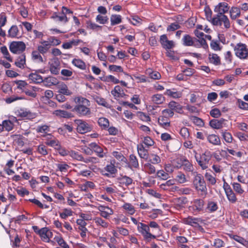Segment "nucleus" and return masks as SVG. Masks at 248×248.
<instances>
[{
    "instance_id": "obj_51",
    "label": "nucleus",
    "mask_w": 248,
    "mask_h": 248,
    "mask_svg": "<svg viewBox=\"0 0 248 248\" xmlns=\"http://www.w3.org/2000/svg\"><path fill=\"white\" fill-rule=\"evenodd\" d=\"M148 226L149 228H154L155 229V232L157 233L156 237L160 236L162 235V232L161 231L160 227L159 225L155 221H150Z\"/></svg>"
},
{
    "instance_id": "obj_46",
    "label": "nucleus",
    "mask_w": 248,
    "mask_h": 248,
    "mask_svg": "<svg viewBox=\"0 0 248 248\" xmlns=\"http://www.w3.org/2000/svg\"><path fill=\"white\" fill-rule=\"evenodd\" d=\"M80 217L81 218H79L77 220V223L79 226L78 229L79 230H84L87 229L86 227L87 225V223L85 220V214H82L80 215Z\"/></svg>"
},
{
    "instance_id": "obj_49",
    "label": "nucleus",
    "mask_w": 248,
    "mask_h": 248,
    "mask_svg": "<svg viewBox=\"0 0 248 248\" xmlns=\"http://www.w3.org/2000/svg\"><path fill=\"white\" fill-rule=\"evenodd\" d=\"M122 208L130 215H133L135 213V209L134 206L130 203H124L122 206Z\"/></svg>"
},
{
    "instance_id": "obj_41",
    "label": "nucleus",
    "mask_w": 248,
    "mask_h": 248,
    "mask_svg": "<svg viewBox=\"0 0 248 248\" xmlns=\"http://www.w3.org/2000/svg\"><path fill=\"white\" fill-rule=\"evenodd\" d=\"M97 123L102 130H107L109 126L108 120L105 117L99 118Z\"/></svg>"
},
{
    "instance_id": "obj_13",
    "label": "nucleus",
    "mask_w": 248,
    "mask_h": 248,
    "mask_svg": "<svg viewBox=\"0 0 248 248\" xmlns=\"http://www.w3.org/2000/svg\"><path fill=\"white\" fill-rule=\"evenodd\" d=\"M89 146L93 149V152H94L98 157L103 158L106 156L107 152L96 142H91Z\"/></svg>"
},
{
    "instance_id": "obj_19",
    "label": "nucleus",
    "mask_w": 248,
    "mask_h": 248,
    "mask_svg": "<svg viewBox=\"0 0 248 248\" xmlns=\"http://www.w3.org/2000/svg\"><path fill=\"white\" fill-rule=\"evenodd\" d=\"M50 72L54 75H58L60 69V62L57 59L54 60L51 63L49 62Z\"/></svg>"
},
{
    "instance_id": "obj_52",
    "label": "nucleus",
    "mask_w": 248,
    "mask_h": 248,
    "mask_svg": "<svg viewBox=\"0 0 248 248\" xmlns=\"http://www.w3.org/2000/svg\"><path fill=\"white\" fill-rule=\"evenodd\" d=\"M150 162L145 163L144 165V168L145 171L149 174H155V168Z\"/></svg>"
},
{
    "instance_id": "obj_29",
    "label": "nucleus",
    "mask_w": 248,
    "mask_h": 248,
    "mask_svg": "<svg viewBox=\"0 0 248 248\" xmlns=\"http://www.w3.org/2000/svg\"><path fill=\"white\" fill-rule=\"evenodd\" d=\"M194 38L189 34H185L182 39L183 45L186 46H191L194 45Z\"/></svg>"
},
{
    "instance_id": "obj_1",
    "label": "nucleus",
    "mask_w": 248,
    "mask_h": 248,
    "mask_svg": "<svg viewBox=\"0 0 248 248\" xmlns=\"http://www.w3.org/2000/svg\"><path fill=\"white\" fill-rule=\"evenodd\" d=\"M77 105L75 106L73 111L77 113L79 117L85 116L91 114L90 101L82 96L77 97L75 99Z\"/></svg>"
},
{
    "instance_id": "obj_3",
    "label": "nucleus",
    "mask_w": 248,
    "mask_h": 248,
    "mask_svg": "<svg viewBox=\"0 0 248 248\" xmlns=\"http://www.w3.org/2000/svg\"><path fill=\"white\" fill-rule=\"evenodd\" d=\"M193 183L197 191L200 192L201 196L206 195L207 194L206 185L202 174L196 173L194 176Z\"/></svg>"
},
{
    "instance_id": "obj_36",
    "label": "nucleus",
    "mask_w": 248,
    "mask_h": 248,
    "mask_svg": "<svg viewBox=\"0 0 248 248\" xmlns=\"http://www.w3.org/2000/svg\"><path fill=\"white\" fill-rule=\"evenodd\" d=\"M230 17L232 19L235 20L241 15L240 9L237 7H232L229 10Z\"/></svg>"
},
{
    "instance_id": "obj_27",
    "label": "nucleus",
    "mask_w": 248,
    "mask_h": 248,
    "mask_svg": "<svg viewBox=\"0 0 248 248\" xmlns=\"http://www.w3.org/2000/svg\"><path fill=\"white\" fill-rule=\"evenodd\" d=\"M128 167L131 169H138L139 163L136 156L133 154L129 155Z\"/></svg>"
},
{
    "instance_id": "obj_9",
    "label": "nucleus",
    "mask_w": 248,
    "mask_h": 248,
    "mask_svg": "<svg viewBox=\"0 0 248 248\" xmlns=\"http://www.w3.org/2000/svg\"><path fill=\"white\" fill-rule=\"evenodd\" d=\"M223 187L228 201L232 203H235L237 199L230 186L227 182L224 181Z\"/></svg>"
},
{
    "instance_id": "obj_7",
    "label": "nucleus",
    "mask_w": 248,
    "mask_h": 248,
    "mask_svg": "<svg viewBox=\"0 0 248 248\" xmlns=\"http://www.w3.org/2000/svg\"><path fill=\"white\" fill-rule=\"evenodd\" d=\"M26 47L25 44L22 41H13L9 45L10 51L14 54L22 53Z\"/></svg>"
},
{
    "instance_id": "obj_30",
    "label": "nucleus",
    "mask_w": 248,
    "mask_h": 248,
    "mask_svg": "<svg viewBox=\"0 0 248 248\" xmlns=\"http://www.w3.org/2000/svg\"><path fill=\"white\" fill-rule=\"evenodd\" d=\"M137 150L139 156L143 159H147L148 156V150L145 148L142 143L137 145Z\"/></svg>"
},
{
    "instance_id": "obj_28",
    "label": "nucleus",
    "mask_w": 248,
    "mask_h": 248,
    "mask_svg": "<svg viewBox=\"0 0 248 248\" xmlns=\"http://www.w3.org/2000/svg\"><path fill=\"white\" fill-rule=\"evenodd\" d=\"M168 107L172 109L173 111L174 110L179 113H182L183 112V106L181 105L179 103L176 102L174 101H171L168 104Z\"/></svg>"
},
{
    "instance_id": "obj_20",
    "label": "nucleus",
    "mask_w": 248,
    "mask_h": 248,
    "mask_svg": "<svg viewBox=\"0 0 248 248\" xmlns=\"http://www.w3.org/2000/svg\"><path fill=\"white\" fill-rule=\"evenodd\" d=\"M26 55L25 54H22L17 57L15 64L20 69H24L26 65Z\"/></svg>"
},
{
    "instance_id": "obj_10",
    "label": "nucleus",
    "mask_w": 248,
    "mask_h": 248,
    "mask_svg": "<svg viewBox=\"0 0 248 248\" xmlns=\"http://www.w3.org/2000/svg\"><path fill=\"white\" fill-rule=\"evenodd\" d=\"M75 123L77 124V130L80 134H85L92 130V127L85 121L82 120H76Z\"/></svg>"
},
{
    "instance_id": "obj_61",
    "label": "nucleus",
    "mask_w": 248,
    "mask_h": 248,
    "mask_svg": "<svg viewBox=\"0 0 248 248\" xmlns=\"http://www.w3.org/2000/svg\"><path fill=\"white\" fill-rule=\"evenodd\" d=\"M182 166L184 169L186 171L190 172L193 170L192 164L186 158L184 159Z\"/></svg>"
},
{
    "instance_id": "obj_14",
    "label": "nucleus",
    "mask_w": 248,
    "mask_h": 248,
    "mask_svg": "<svg viewBox=\"0 0 248 248\" xmlns=\"http://www.w3.org/2000/svg\"><path fill=\"white\" fill-rule=\"evenodd\" d=\"M97 209L100 212V216L106 219L109 218L114 213L113 210L108 206L100 205L98 206Z\"/></svg>"
},
{
    "instance_id": "obj_53",
    "label": "nucleus",
    "mask_w": 248,
    "mask_h": 248,
    "mask_svg": "<svg viewBox=\"0 0 248 248\" xmlns=\"http://www.w3.org/2000/svg\"><path fill=\"white\" fill-rule=\"evenodd\" d=\"M112 155L116 159L119 161L124 163L127 162V159L120 152L113 151L112 153Z\"/></svg>"
},
{
    "instance_id": "obj_15",
    "label": "nucleus",
    "mask_w": 248,
    "mask_h": 248,
    "mask_svg": "<svg viewBox=\"0 0 248 248\" xmlns=\"http://www.w3.org/2000/svg\"><path fill=\"white\" fill-rule=\"evenodd\" d=\"M159 42L162 46L165 49H170L174 46V42L169 40L166 34H163L160 36Z\"/></svg>"
},
{
    "instance_id": "obj_45",
    "label": "nucleus",
    "mask_w": 248,
    "mask_h": 248,
    "mask_svg": "<svg viewBox=\"0 0 248 248\" xmlns=\"http://www.w3.org/2000/svg\"><path fill=\"white\" fill-rule=\"evenodd\" d=\"M54 240L57 242L58 245L62 248H69V245L63 239L62 235L60 234L59 235L55 236Z\"/></svg>"
},
{
    "instance_id": "obj_33",
    "label": "nucleus",
    "mask_w": 248,
    "mask_h": 248,
    "mask_svg": "<svg viewBox=\"0 0 248 248\" xmlns=\"http://www.w3.org/2000/svg\"><path fill=\"white\" fill-rule=\"evenodd\" d=\"M95 225L97 227H100L103 228H107L108 227L109 223L105 220L102 218L101 217H96L93 219Z\"/></svg>"
},
{
    "instance_id": "obj_25",
    "label": "nucleus",
    "mask_w": 248,
    "mask_h": 248,
    "mask_svg": "<svg viewBox=\"0 0 248 248\" xmlns=\"http://www.w3.org/2000/svg\"><path fill=\"white\" fill-rule=\"evenodd\" d=\"M199 218L191 216H188L187 217H185L182 219V222L183 223L192 226H196L199 225Z\"/></svg>"
},
{
    "instance_id": "obj_4",
    "label": "nucleus",
    "mask_w": 248,
    "mask_h": 248,
    "mask_svg": "<svg viewBox=\"0 0 248 248\" xmlns=\"http://www.w3.org/2000/svg\"><path fill=\"white\" fill-rule=\"evenodd\" d=\"M211 23L214 26H221L222 24L224 28L228 29L231 27L229 18L225 15L217 14L213 17Z\"/></svg>"
},
{
    "instance_id": "obj_38",
    "label": "nucleus",
    "mask_w": 248,
    "mask_h": 248,
    "mask_svg": "<svg viewBox=\"0 0 248 248\" xmlns=\"http://www.w3.org/2000/svg\"><path fill=\"white\" fill-rule=\"evenodd\" d=\"M52 114L61 118H69L72 116V114L71 113L68 112L67 111L61 109H58L54 111Z\"/></svg>"
},
{
    "instance_id": "obj_34",
    "label": "nucleus",
    "mask_w": 248,
    "mask_h": 248,
    "mask_svg": "<svg viewBox=\"0 0 248 248\" xmlns=\"http://www.w3.org/2000/svg\"><path fill=\"white\" fill-rule=\"evenodd\" d=\"M145 73L149 78L154 80L159 79L161 77V74L158 72L150 68L146 70Z\"/></svg>"
},
{
    "instance_id": "obj_6",
    "label": "nucleus",
    "mask_w": 248,
    "mask_h": 248,
    "mask_svg": "<svg viewBox=\"0 0 248 248\" xmlns=\"http://www.w3.org/2000/svg\"><path fill=\"white\" fill-rule=\"evenodd\" d=\"M235 54L240 59H246L248 58V48L246 44L239 43L233 47Z\"/></svg>"
},
{
    "instance_id": "obj_40",
    "label": "nucleus",
    "mask_w": 248,
    "mask_h": 248,
    "mask_svg": "<svg viewBox=\"0 0 248 248\" xmlns=\"http://www.w3.org/2000/svg\"><path fill=\"white\" fill-rule=\"evenodd\" d=\"M72 63L77 68L82 70H85L86 65L84 62L79 59H74L72 61Z\"/></svg>"
},
{
    "instance_id": "obj_50",
    "label": "nucleus",
    "mask_w": 248,
    "mask_h": 248,
    "mask_svg": "<svg viewBox=\"0 0 248 248\" xmlns=\"http://www.w3.org/2000/svg\"><path fill=\"white\" fill-rule=\"evenodd\" d=\"M36 89V87L31 86V87H27L23 92L30 97L35 98L36 96V93L35 92Z\"/></svg>"
},
{
    "instance_id": "obj_63",
    "label": "nucleus",
    "mask_w": 248,
    "mask_h": 248,
    "mask_svg": "<svg viewBox=\"0 0 248 248\" xmlns=\"http://www.w3.org/2000/svg\"><path fill=\"white\" fill-rule=\"evenodd\" d=\"M69 155L74 159L82 161L83 156L78 152L71 150L70 151Z\"/></svg>"
},
{
    "instance_id": "obj_62",
    "label": "nucleus",
    "mask_w": 248,
    "mask_h": 248,
    "mask_svg": "<svg viewBox=\"0 0 248 248\" xmlns=\"http://www.w3.org/2000/svg\"><path fill=\"white\" fill-rule=\"evenodd\" d=\"M149 162L153 164H158L161 162L160 157L157 155L151 154L149 155Z\"/></svg>"
},
{
    "instance_id": "obj_55",
    "label": "nucleus",
    "mask_w": 248,
    "mask_h": 248,
    "mask_svg": "<svg viewBox=\"0 0 248 248\" xmlns=\"http://www.w3.org/2000/svg\"><path fill=\"white\" fill-rule=\"evenodd\" d=\"M15 83L17 85V88L21 90L23 92L27 87H31L24 80H16L15 81Z\"/></svg>"
},
{
    "instance_id": "obj_56",
    "label": "nucleus",
    "mask_w": 248,
    "mask_h": 248,
    "mask_svg": "<svg viewBox=\"0 0 248 248\" xmlns=\"http://www.w3.org/2000/svg\"><path fill=\"white\" fill-rule=\"evenodd\" d=\"M174 180H169L165 182L164 183L161 184L159 186V187L162 189L166 191H169V189L171 187V185H173L175 184Z\"/></svg>"
},
{
    "instance_id": "obj_21",
    "label": "nucleus",
    "mask_w": 248,
    "mask_h": 248,
    "mask_svg": "<svg viewBox=\"0 0 248 248\" xmlns=\"http://www.w3.org/2000/svg\"><path fill=\"white\" fill-rule=\"evenodd\" d=\"M209 62L215 66L221 64V59L220 57L216 53H209L208 57Z\"/></svg>"
},
{
    "instance_id": "obj_35",
    "label": "nucleus",
    "mask_w": 248,
    "mask_h": 248,
    "mask_svg": "<svg viewBox=\"0 0 248 248\" xmlns=\"http://www.w3.org/2000/svg\"><path fill=\"white\" fill-rule=\"evenodd\" d=\"M29 79L35 83H40L44 81L43 77L36 72L30 74Z\"/></svg>"
},
{
    "instance_id": "obj_18",
    "label": "nucleus",
    "mask_w": 248,
    "mask_h": 248,
    "mask_svg": "<svg viewBox=\"0 0 248 248\" xmlns=\"http://www.w3.org/2000/svg\"><path fill=\"white\" fill-rule=\"evenodd\" d=\"M218 209L217 202L210 200H208L205 206V212L212 213L217 211Z\"/></svg>"
},
{
    "instance_id": "obj_57",
    "label": "nucleus",
    "mask_w": 248,
    "mask_h": 248,
    "mask_svg": "<svg viewBox=\"0 0 248 248\" xmlns=\"http://www.w3.org/2000/svg\"><path fill=\"white\" fill-rule=\"evenodd\" d=\"M101 80L105 82H112L114 84H118L120 80L112 75H108L100 78Z\"/></svg>"
},
{
    "instance_id": "obj_8",
    "label": "nucleus",
    "mask_w": 248,
    "mask_h": 248,
    "mask_svg": "<svg viewBox=\"0 0 248 248\" xmlns=\"http://www.w3.org/2000/svg\"><path fill=\"white\" fill-rule=\"evenodd\" d=\"M16 115L23 119L32 120L36 117V113L28 110L27 108H21L16 111Z\"/></svg>"
},
{
    "instance_id": "obj_22",
    "label": "nucleus",
    "mask_w": 248,
    "mask_h": 248,
    "mask_svg": "<svg viewBox=\"0 0 248 248\" xmlns=\"http://www.w3.org/2000/svg\"><path fill=\"white\" fill-rule=\"evenodd\" d=\"M207 140L213 145L217 146L221 144V140L218 136L214 134H209L207 136Z\"/></svg>"
},
{
    "instance_id": "obj_43",
    "label": "nucleus",
    "mask_w": 248,
    "mask_h": 248,
    "mask_svg": "<svg viewBox=\"0 0 248 248\" xmlns=\"http://www.w3.org/2000/svg\"><path fill=\"white\" fill-rule=\"evenodd\" d=\"M195 41H194V45L192 46H194L197 48H200L202 46L203 48H205L208 46V45L207 42L204 38H202V39H198L196 38H194Z\"/></svg>"
},
{
    "instance_id": "obj_31",
    "label": "nucleus",
    "mask_w": 248,
    "mask_h": 248,
    "mask_svg": "<svg viewBox=\"0 0 248 248\" xmlns=\"http://www.w3.org/2000/svg\"><path fill=\"white\" fill-rule=\"evenodd\" d=\"M224 119H212L209 122V125L214 129H219L222 127Z\"/></svg>"
},
{
    "instance_id": "obj_39",
    "label": "nucleus",
    "mask_w": 248,
    "mask_h": 248,
    "mask_svg": "<svg viewBox=\"0 0 248 248\" xmlns=\"http://www.w3.org/2000/svg\"><path fill=\"white\" fill-rule=\"evenodd\" d=\"M111 93L114 97L115 99H117L119 97H122L123 94H124L123 90L119 85L115 86L113 90L111 91Z\"/></svg>"
},
{
    "instance_id": "obj_64",
    "label": "nucleus",
    "mask_w": 248,
    "mask_h": 248,
    "mask_svg": "<svg viewBox=\"0 0 248 248\" xmlns=\"http://www.w3.org/2000/svg\"><path fill=\"white\" fill-rule=\"evenodd\" d=\"M31 59L33 61H37L39 62H42L43 59L40 53L37 50H33L31 52Z\"/></svg>"
},
{
    "instance_id": "obj_24",
    "label": "nucleus",
    "mask_w": 248,
    "mask_h": 248,
    "mask_svg": "<svg viewBox=\"0 0 248 248\" xmlns=\"http://www.w3.org/2000/svg\"><path fill=\"white\" fill-rule=\"evenodd\" d=\"M51 18L53 19L56 22H61L63 23H66L69 21V19L67 18V16L62 14H61V16L59 15L56 12L53 14L52 16H51Z\"/></svg>"
},
{
    "instance_id": "obj_47",
    "label": "nucleus",
    "mask_w": 248,
    "mask_h": 248,
    "mask_svg": "<svg viewBox=\"0 0 248 248\" xmlns=\"http://www.w3.org/2000/svg\"><path fill=\"white\" fill-rule=\"evenodd\" d=\"M58 93L67 96L71 95L72 93V92L68 89L67 86L64 83H62L60 86Z\"/></svg>"
},
{
    "instance_id": "obj_59",
    "label": "nucleus",
    "mask_w": 248,
    "mask_h": 248,
    "mask_svg": "<svg viewBox=\"0 0 248 248\" xmlns=\"http://www.w3.org/2000/svg\"><path fill=\"white\" fill-rule=\"evenodd\" d=\"M137 117L143 122H149L151 121L150 116L146 113L142 111L137 112Z\"/></svg>"
},
{
    "instance_id": "obj_54",
    "label": "nucleus",
    "mask_w": 248,
    "mask_h": 248,
    "mask_svg": "<svg viewBox=\"0 0 248 248\" xmlns=\"http://www.w3.org/2000/svg\"><path fill=\"white\" fill-rule=\"evenodd\" d=\"M73 213L70 208H64L63 212L60 213V217L62 219H66L68 217L73 216Z\"/></svg>"
},
{
    "instance_id": "obj_12",
    "label": "nucleus",
    "mask_w": 248,
    "mask_h": 248,
    "mask_svg": "<svg viewBox=\"0 0 248 248\" xmlns=\"http://www.w3.org/2000/svg\"><path fill=\"white\" fill-rule=\"evenodd\" d=\"M230 10V6L226 2H221L215 6L214 12L217 14L225 15Z\"/></svg>"
},
{
    "instance_id": "obj_32",
    "label": "nucleus",
    "mask_w": 248,
    "mask_h": 248,
    "mask_svg": "<svg viewBox=\"0 0 248 248\" xmlns=\"http://www.w3.org/2000/svg\"><path fill=\"white\" fill-rule=\"evenodd\" d=\"M164 94L173 98H179L182 96V93L181 92L176 91L175 89H167Z\"/></svg>"
},
{
    "instance_id": "obj_58",
    "label": "nucleus",
    "mask_w": 248,
    "mask_h": 248,
    "mask_svg": "<svg viewBox=\"0 0 248 248\" xmlns=\"http://www.w3.org/2000/svg\"><path fill=\"white\" fill-rule=\"evenodd\" d=\"M204 12L205 13V16L207 20L210 21L211 23L213 19L212 17V11L210 8V6L208 4H206L204 8Z\"/></svg>"
},
{
    "instance_id": "obj_23",
    "label": "nucleus",
    "mask_w": 248,
    "mask_h": 248,
    "mask_svg": "<svg viewBox=\"0 0 248 248\" xmlns=\"http://www.w3.org/2000/svg\"><path fill=\"white\" fill-rule=\"evenodd\" d=\"M42 45H39L37 47L38 51L42 54H46L51 46L50 44L46 41H43L40 42Z\"/></svg>"
},
{
    "instance_id": "obj_60",
    "label": "nucleus",
    "mask_w": 248,
    "mask_h": 248,
    "mask_svg": "<svg viewBox=\"0 0 248 248\" xmlns=\"http://www.w3.org/2000/svg\"><path fill=\"white\" fill-rule=\"evenodd\" d=\"M221 135L223 139L226 142L231 143L232 142L233 138L231 133L225 130L221 132Z\"/></svg>"
},
{
    "instance_id": "obj_2",
    "label": "nucleus",
    "mask_w": 248,
    "mask_h": 248,
    "mask_svg": "<svg viewBox=\"0 0 248 248\" xmlns=\"http://www.w3.org/2000/svg\"><path fill=\"white\" fill-rule=\"evenodd\" d=\"M195 158L198 165L202 170H205L208 167L209 162L212 158L211 152L209 151H206L202 154L198 155L197 152L194 150Z\"/></svg>"
},
{
    "instance_id": "obj_37",
    "label": "nucleus",
    "mask_w": 248,
    "mask_h": 248,
    "mask_svg": "<svg viewBox=\"0 0 248 248\" xmlns=\"http://www.w3.org/2000/svg\"><path fill=\"white\" fill-rule=\"evenodd\" d=\"M158 123L162 127L167 128L170 126V121L167 117L160 116L158 118Z\"/></svg>"
},
{
    "instance_id": "obj_48",
    "label": "nucleus",
    "mask_w": 248,
    "mask_h": 248,
    "mask_svg": "<svg viewBox=\"0 0 248 248\" xmlns=\"http://www.w3.org/2000/svg\"><path fill=\"white\" fill-rule=\"evenodd\" d=\"M48 228L44 227L38 231V234L40 235L42 241L47 242Z\"/></svg>"
},
{
    "instance_id": "obj_17",
    "label": "nucleus",
    "mask_w": 248,
    "mask_h": 248,
    "mask_svg": "<svg viewBox=\"0 0 248 248\" xmlns=\"http://www.w3.org/2000/svg\"><path fill=\"white\" fill-rule=\"evenodd\" d=\"M22 35L20 34L19 30L16 25H12L8 31L7 36L11 38H20Z\"/></svg>"
},
{
    "instance_id": "obj_26",
    "label": "nucleus",
    "mask_w": 248,
    "mask_h": 248,
    "mask_svg": "<svg viewBox=\"0 0 248 248\" xmlns=\"http://www.w3.org/2000/svg\"><path fill=\"white\" fill-rule=\"evenodd\" d=\"M118 180L121 185L125 186H129L133 183V179L125 175H121V176L118 178Z\"/></svg>"
},
{
    "instance_id": "obj_5",
    "label": "nucleus",
    "mask_w": 248,
    "mask_h": 248,
    "mask_svg": "<svg viewBox=\"0 0 248 248\" xmlns=\"http://www.w3.org/2000/svg\"><path fill=\"white\" fill-rule=\"evenodd\" d=\"M137 229L138 232L142 234L144 239L146 242H149L152 239H155L156 237L155 235H154L150 232L149 226L144 223H140V224H139Z\"/></svg>"
},
{
    "instance_id": "obj_44",
    "label": "nucleus",
    "mask_w": 248,
    "mask_h": 248,
    "mask_svg": "<svg viewBox=\"0 0 248 248\" xmlns=\"http://www.w3.org/2000/svg\"><path fill=\"white\" fill-rule=\"evenodd\" d=\"M110 24L112 26L118 25L122 21V16L120 15H112L110 17Z\"/></svg>"
},
{
    "instance_id": "obj_42",
    "label": "nucleus",
    "mask_w": 248,
    "mask_h": 248,
    "mask_svg": "<svg viewBox=\"0 0 248 248\" xmlns=\"http://www.w3.org/2000/svg\"><path fill=\"white\" fill-rule=\"evenodd\" d=\"M153 102L157 105L162 104L165 100V98L161 94H156L151 97Z\"/></svg>"
},
{
    "instance_id": "obj_11",
    "label": "nucleus",
    "mask_w": 248,
    "mask_h": 248,
    "mask_svg": "<svg viewBox=\"0 0 248 248\" xmlns=\"http://www.w3.org/2000/svg\"><path fill=\"white\" fill-rule=\"evenodd\" d=\"M192 203V207L195 212L198 213L205 212V202L203 199H195L193 200Z\"/></svg>"
},
{
    "instance_id": "obj_16",
    "label": "nucleus",
    "mask_w": 248,
    "mask_h": 248,
    "mask_svg": "<svg viewBox=\"0 0 248 248\" xmlns=\"http://www.w3.org/2000/svg\"><path fill=\"white\" fill-rule=\"evenodd\" d=\"M102 174L107 177L115 175L117 172L116 167L113 165L107 164L102 170Z\"/></svg>"
}]
</instances>
